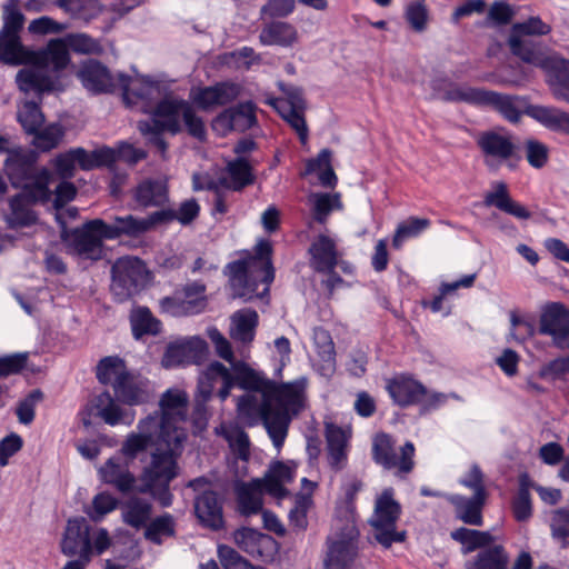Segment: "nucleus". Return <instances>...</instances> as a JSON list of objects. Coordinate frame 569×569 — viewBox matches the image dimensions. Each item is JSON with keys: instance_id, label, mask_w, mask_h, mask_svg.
Wrapping results in <instances>:
<instances>
[{"instance_id": "nucleus-2", "label": "nucleus", "mask_w": 569, "mask_h": 569, "mask_svg": "<svg viewBox=\"0 0 569 569\" xmlns=\"http://www.w3.org/2000/svg\"><path fill=\"white\" fill-rule=\"evenodd\" d=\"M234 379L241 389L261 392L260 403L254 396L243 395L238 398L237 408L241 416L259 412L268 436L279 451L288 436L292 417L305 408L307 379L277 383L247 366L237 370Z\"/></svg>"}, {"instance_id": "nucleus-1", "label": "nucleus", "mask_w": 569, "mask_h": 569, "mask_svg": "<svg viewBox=\"0 0 569 569\" xmlns=\"http://www.w3.org/2000/svg\"><path fill=\"white\" fill-rule=\"evenodd\" d=\"M187 403L186 392L169 389L160 399V412L148 416L157 418L159 422L157 423L159 429L158 448L152 453L150 462L141 471L138 491L150 493L162 507H169L172 503L169 487L178 476V458L187 439V432L180 426L186 418Z\"/></svg>"}, {"instance_id": "nucleus-60", "label": "nucleus", "mask_w": 569, "mask_h": 569, "mask_svg": "<svg viewBox=\"0 0 569 569\" xmlns=\"http://www.w3.org/2000/svg\"><path fill=\"white\" fill-rule=\"evenodd\" d=\"M119 505L117 498L108 492H100L92 499V506L87 510L93 521H100L107 513L113 511Z\"/></svg>"}, {"instance_id": "nucleus-15", "label": "nucleus", "mask_w": 569, "mask_h": 569, "mask_svg": "<svg viewBox=\"0 0 569 569\" xmlns=\"http://www.w3.org/2000/svg\"><path fill=\"white\" fill-rule=\"evenodd\" d=\"M539 332L549 336L557 348L569 349V310L559 302L547 305L540 316Z\"/></svg>"}, {"instance_id": "nucleus-19", "label": "nucleus", "mask_w": 569, "mask_h": 569, "mask_svg": "<svg viewBox=\"0 0 569 569\" xmlns=\"http://www.w3.org/2000/svg\"><path fill=\"white\" fill-rule=\"evenodd\" d=\"M233 297L244 300L252 299L257 293V286L261 274L251 266L249 259L232 261L227 266Z\"/></svg>"}, {"instance_id": "nucleus-5", "label": "nucleus", "mask_w": 569, "mask_h": 569, "mask_svg": "<svg viewBox=\"0 0 569 569\" xmlns=\"http://www.w3.org/2000/svg\"><path fill=\"white\" fill-rule=\"evenodd\" d=\"M38 156L30 150H11L4 161L6 172L12 186L33 198H50L49 183L52 178L47 168H38Z\"/></svg>"}, {"instance_id": "nucleus-26", "label": "nucleus", "mask_w": 569, "mask_h": 569, "mask_svg": "<svg viewBox=\"0 0 569 569\" xmlns=\"http://www.w3.org/2000/svg\"><path fill=\"white\" fill-rule=\"evenodd\" d=\"M99 475L104 483L113 486L119 492L127 493L134 489L137 479L129 469V462L121 457L109 458L99 469Z\"/></svg>"}, {"instance_id": "nucleus-28", "label": "nucleus", "mask_w": 569, "mask_h": 569, "mask_svg": "<svg viewBox=\"0 0 569 569\" xmlns=\"http://www.w3.org/2000/svg\"><path fill=\"white\" fill-rule=\"evenodd\" d=\"M96 223L102 228V237L108 240H114L123 236L137 238L146 233L144 220L133 214L114 216L110 223L102 219Z\"/></svg>"}, {"instance_id": "nucleus-6", "label": "nucleus", "mask_w": 569, "mask_h": 569, "mask_svg": "<svg viewBox=\"0 0 569 569\" xmlns=\"http://www.w3.org/2000/svg\"><path fill=\"white\" fill-rule=\"evenodd\" d=\"M0 60L6 64H31L33 51L23 46L20 33L26 17L20 10V0H6L1 7Z\"/></svg>"}, {"instance_id": "nucleus-47", "label": "nucleus", "mask_w": 569, "mask_h": 569, "mask_svg": "<svg viewBox=\"0 0 569 569\" xmlns=\"http://www.w3.org/2000/svg\"><path fill=\"white\" fill-rule=\"evenodd\" d=\"M313 341L317 353L322 362V371L332 373L336 368V350L330 333L325 329L318 328L313 332Z\"/></svg>"}, {"instance_id": "nucleus-40", "label": "nucleus", "mask_w": 569, "mask_h": 569, "mask_svg": "<svg viewBox=\"0 0 569 569\" xmlns=\"http://www.w3.org/2000/svg\"><path fill=\"white\" fill-rule=\"evenodd\" d=\"M485 204L487 207L495 206L518 219H529L531 217V213L522 204L510 198L507 186L503 182L496 183L495 190L486 194Z\"/></svg>"}, {"instance_id": "nucleus-22", "label": "nucleus", "mask_w": 569, "mask_h": 569, "mask_svg": "<svg viewBox=\"0 0 569 569\" xmlns=\"http://www.w3.org/2000/svg\"><path fill=\"white\" fill-rule=\"evenodd\" d=\"M78 77L82 86L92 93H111L117 90L118 74L112 76L107 67L90 60L80 68Z\"/></svg>"}, {"instance_id": "nucleus-24", "label": "nucleus", "mask_w": 569, "mask_h": 569, "mask_svg": "<svg viewBox=\"0 0 569 569\" xmlns=\"http://www.w3.org/2000/svg\"><path fill=\"white\" fill-rule=\"evenodd\" d=\"M256 174L253 167L244 157H237L227 162L222 174L218 178L217 183L228 190L240 192L244 188L253 184Z\"/></svg>"}, {"instance_id": "nucleus-45", "label": "nucleus", "mask_w": 569, "mask_h": 569, "mask_svg": "<svg viewBox=\"0 0 569 569\" xmlns=\"http://www.w3.org/2000/svg\"><path fill=\"white\" fill-rule=\"evenodd\" d=\"M129 375L123 360L119 357H104L97 366L99 382L112 385L113 390H116V385L122 382Z\"/></svg>"}, {"instance_id": "nucleus-25", "label": "nucleus", "mask_w": 569, "mask_h": 569, "mask_svg": "<svg viewBox=\"0 0 569 569\" xmlns=\"http://www.w3.org/2000/svg\"><path fill=\"white\" fill-rule=\"evenodd\" d=\"M240 94V87L232 82H220L214 86L192 90V101L203 110L224 106L236 100Z\"/></svg>"}, {"instance_id": "nucleus-36", "label": "nucleus", "mask_w": 569, "mask_h": 569, "mask_svg": "<svg viewBox=\"0 0 569 569\" xmlns=\"http://www.w3.org/2000/svg\"><path fill=\"white\" fill-rule=\"evenodd\" d=\"M122 521L133 529L146 528L152 515V503L141 497H130L120 503Z\"/></svg>"}, {"instance_id": "nucleus-8", "label": "nucleus", "mask_w": 569, "mask_h": 569, "mask_svg": "<svg viewBox=\"0 0 569 569\" xmlns=\"http://www.w3.org/2000/svg\"><path fill=\"white\" fill-rule=\"evenodd\" d=\"M111 292L117 302H124L138 293L149 280V271L137 257H121L111 267Z\"/></svg>"}, {"instance_id": "nucleus-55", "label": "nucleus", "mask_w": 569, "mask_h": 569, "mask_svg": "<svg viewBox=\"0 0 569 569\" xmlns=\"http://www.w3.org/2000/svg\"><path fill=\"white\" fill-rule=\"evenodd\" d=\"M207 378L221 381L222 386L218 391V397L221 401H224L230 396V391L236 385L234 376L219 361H213L207 367Z\"/></svg>"}, {"instance_id": "nucleus-39", "label": "nucleus", "mask_w": 569, "mask_h": 569, "mask_svg": "<svg viewBox=\"0 0 569 569\" xmlns=\"http://www.w3.org/2000/svg\"><path fill=\"white\" fill-rule=\"evenodd\" d=\"M239 512L243 516L257 515L262 511L261 480L254 479L249 483L236 487Z\"/></svg>"}, {"instance_id": "nucleus-14", "label": "nucleus", "mask_w": 569, "mask_h": 569, "mask_svg": "<svg viewBox=\"0 0 569 569\" xmlns=\"http://www.w3.org/2000/svg\"><path fill=\"white\" fill-rule=\"evenodd\" d=\"M96 222L100 219H93L76 228L63 237L67 244L79 257L90 260H99L103 254L102 228Z\"/></svg>"}, {"instance_id": "nucleus-43", "label": "nucleus", "mask_w": 569, "mask_h": 569, "mask_svg": "<svg viewBox=\"0 0 569 569\" xmlns=\"http://www.w3.org/2000/svg\"><path fill=\"white\" fill-rule=\"evenodd\" d=\"M271 252V243L267 240H262L256 246L254 256L248 258L251 266H253L261 274L260 282L266 284L264 291L269 290V286L274 279Z\"/></svg>"}, {"instance_id": "nucleus-53", "label": "nucleus", "mask_w": 569, "mask_h": 569, "mask_svg": "<svg viewBox=\"0 0 569 569\" xmlns=\"http://www.w3.org/2000/svg\"><path fill=\"white\" fill-rule=\"evenodd\" d=\"M174 535V520L170 513L161 515L150 521L144 530V537L157 545L162 542V537Z\"/></svg>"}, {"instance_id": "nucleus-17", "label": "nucleus", "mask_w": 569, "mask_h": 569, "mask_svg": "<svg viewBox=\"0 0 569 569\" xmlns=\"http://www.w3.org/2000/svg\"><path fill=\"white\" fill-rule=\"evenodd\" d=\"M476 141L488 166H491L493 161L501 163L516 154L517 147L512 141V136L503 130L482 131Z\"/></svg>"}, {"instance_id": "nucleus-23", "label": "nucleus", "mask_w": 569, "mask_h": 569, "mask_svg": "<svg viewBox=\"0 0 569 569\" xmlns=\"http://www.w3.org/2000/svg\"><path fill=\"white\" fill-rule=\"evenodd\" d=\"M541 63H533L548 72V83L553 97L569 103V60L556 57L542 58Z\"/></svg>"}, {"instance_id": "nucleus-52", "label": "nucleus", "mask_w": 569, "mask_h": 569, "mask_svg": "<svg viewBox=\"0 0 569 569\" xmlns=\"http://www.w3.org/2000/svg\"><path fill=\"white\" fill-rule=\"evenodd\" d=\"M54 6L76 19L89 20L98 11L97 0H56Z\"/></svg>"}, {"instance_id": "nucleus-41", "label": "nucleus", "mask_w": 569, "mask_h": 569, "mask_svg": "<svg viewBox=\"0 0 569 569\" xmlns=\"http://www.w3.org/2000/svg\"><path fill=\"white\" fill-rule=\"evenodd\" d=\"M528 116L551 131L569 136V113L561 109L535 106L528 109Z\"/></svg>"}, {"instance_id": "nucleus-38", "label": "nucleus", "mask_w": 569, "mask_h": 569, "mask_svg": "<svg viewBox=\"0 0 569 569\" xmlns=\"http://www.w3.org/2000/svg\"><path fill=\"white\" fill-rule=\"evenodd\" d=\"M450 501L456 507L457 518L462 522L471 526L482 525L481 510L486 501V495L473 493L470 498L455 495L450 498Z\"/></svg>"}, {"instance_id": "nucleus-37", "label": "nucleus", "mask_w": 569, "mask_h": 569, "mask_svg": "<svg viewBox=\"0 0 569 569\" xmlns=\"http://www.w3.org/2000/svg\"><path fill=\"white\" fill-rule=\"evenodd\" d=\"M117 399L129 406H137L149 401L150 383L146 379H137L129 375L122 382L116 385Z\"/></svg>"}, {"instance_id": "nucleus-32", "label": "nucleus", "mask_w": 569, "mask_h": 569, "mask_svg": "<svg viewBox=\"0 0 569 569\" xmlns=\"http://www.w3.org/2000/svg\"><path fill=\"white\" fill-rule=\"evenodd\" d=\"M188 104L184 100L163 99L156 104L152 121L176 134L181 131L180 118Z\"/></svg>"}, {"instance_id": "nucleus-64", "label": "nucleus", "mask_w": 569, "mask_h": 569, "mask_svg": "<svg viewBox=\"0 0 569 569\" xmlns=\"http://www.w3.org/2000/svg\"><path fill=\"white\" fill-rule=\"evenodd\" d=\"M551 532L553 538L562 542L569 543V509H558L551 518Z\"/></svg>"}, {"instance_id": "nucleus-54", "label": "nucleus", "mask_w": 569, "mask_h": 569, "mask_svg": "<svg viewBox=\"0 0 569 569\" xmlns=\"http://www.w3.org/2000/svg\"><path fill=\"white\" fill-rule=\"evenodd\" d=\"M18 120L27 133H36L43 123V114L36 101H26L18 110Z\"/></svg>"}, {"instance_id": "nucleus-9", "label": "nucleus", "mask_w": 569, "mask_h": 569, "mask_svg": "<svg viewBox=\"0 0 569 569\" xmlns=\"http://www.w3.org/2000/svg\"><path fill=\"white\" fill-rule=\"evenodd\" d=\"M372 460L386 470H396V475H408L415 467V446L407 441L397 448L396 440L386 432L377 433L372 439Z\"/></svg>"}, {"instance_id": "nucleus-12", "label": "nucleus", "mask_w": 569, "mask_h": 569, "mask_svg": "<svg viewBox=\"0 0 569 569\" xmlns=\"http://www.w3.org/2000/svg\"><path fill=\"white\" fill-rule=\"evenodd\" d=\"M387 390L393 402L400 407L417 403H427L436 407L446 401L443 393L429 392L422 383L407 376H399L389 380Z\"/></svg>"}, {"instance_id": "nucleus-49", "label": "nucleus", "mask_w": 569, "mask_h": 569, "mask_svg": "<svg viewBox=\"0 0 569 569\" xmlns=\"http://www.w3.org/2000/svg\"><path fill=\"white\" fill-rule=\"evenodd\" d=\"M431 88L433 91V98L446 102H467L468 100L462 98L463 93L468 90H476V88L469 86H460L452 83L446 79H433L431 81Z\"/></svg>"}, {"instance_id": "nucleus-57", "label": "nucleus", "mask_w": 569, "mask_h": 569, "mask_svg": "<svg viewBox=\"0 0 569 569\" xmlns=\"http://www.w3.org/2000/svg\"><path fill=\"white\" fill-rule=\"evenodd\" d=\"M70 50L81 54H100L103 51L101 43L86 33H70L66 37Z\"/></svg>"}, {"instance_id": "nucleus-63", "label": "nucleus", "mask_w": 569, "mask_h": 569, "mask_svg": "<svg viewBox=\"0 0 569 569\" xmlns=\"http://www.w3.org/2000/svg\"><path fill=\"white\" fill-rule=\"evenodd\" d=\"M218 558L224 569H249V561L227 545L218 547Z\"/></svg>"}, {"instance_id": "nucleus-48", "label": "nucleus", "mask_w": 569, "mask_h": 569, "mask_svg": "<svg viewBox=\"0 0 569 569\" xmlns=\"http://www.w3.org/2000/svg\"><path fill=\"white\" fill-rule=\"evenodd\" d=\"M201 300L186 301L180 292L160 300V308L172 317H183L201 313Z\"/></svg>"}, {"instance_id": "nucleus-3", "label": "nucleus", "mask_w": 569, "mask_h": 569, "mask_svg": "<svg viewBox=\"0 0 569 569\" xmlns=\"http://www.w3.org/2000/svg\"><path fill=\"white\" fill-rule=\"evenodd\" d=\"M69 50L66 38H58L50 40L44 49L33 51L31 64L17 73L19 89L38 96L56 90L58 72L70 62Z\"/></svg>"}, {"instance_id": "nucleus-34", "label": "nucleus", "mask_w": 569, "mask_h": 569, "mask_svg": "<svg viewBox=\"0 0 569 569\" xmlns=\"http://www.w3.org/2000/svg\"><path fill=\"white\" fill-rule=\"evenodd\" d=\"M299 39L296 27L289 22L273 20L266 23L259 34L263 46L292 47Z\"/></svg>"}, {"instance_id": "nucleus-51", "label": "nucleus", "mask_w": 569, "mask_h": 569, "mask_svg": "<svg viewBox=\"0 0 569 569\" xmlns=\"http://www.w3.org/2000/svg\"><path fill=\"white\" fill-rule=\"evenodd\" d=\"M281 118L297 132L301 143L308 140V126L303 116L305 108H293L290 104L274 106Z\"/></svg>"}, {"instance_id": "nucleus-42", "label": "nucleus", "mask_w": 569, "mask_h": 569, "mask_svg": "<svg viewBox=\"0 0 569 569\" xmlns=\"http://www.w3.org/2000/svg\"><path fill=\"white\" fill-rule=\"evenodd\" d=\"M258 313L252 309H242L231 316L230 336L233 340L249 343L253 340L258 326Z\"/></svg>"}, {"instance_id": "nucleus-31", "label": "nucleus", "mask_w": 569, "mask_h": 569, "mask_svg": "<svg viewBox=\"0 0 569 569\" xmlns=\"http://www.w3.org/2000/svg\"><path fill=\"white\" fill-rule=\"evenodd\" d=\"M133 199L143 208L162 207L169 201L168 183L164 179H144L134 189Z\"/></svg>"}, {"instance_id": "nucleus-62", "label": "nucleus", "mask_w": 569, "mask_h": 569, "mask_svg": "<svg viewBox=\"0 0 569 569\" xmlns=\"http://www.w3.org/2000/svg\"><path fill=\"white\" fill-rule=\"evenodd\" d=\"M526 158L529 164L536 169L542 168L549 158L548 147L535 139H528L525 142Z\"/></svg>"}, {"instance_id": "nucleus-58", "label": "nucleus", "mask_w": 569, "mask_h": 569, "mask_svg": "<svg viewBox=\"0 0 569 569\" xmlns=\"http://www.w3.org/2000/svg\"><path fill=\"white\" fill-rule=\"evenodd\" d=\"M312 506L310 495L299 493L296 496L295 506L289 511L290 526L299 531H303L308 527L307 513Z\"/></svg>"}, {"instance_id": "nucleus-44", "label": "nucleus", "mask_w": 569, "mask_h": 569, "mask_svg": "<svg viewBox=\"0 0 569 569\" xmlns=\"http://www.w3.org/2000/svg\"><path fill=\"white\" fill-rule=\"evenodd\" d=\"M130 325L136 339H140L146 335L157 336L161 331L160 320L153 317L147 307H138L132 310Z\"/></svg>"}, {"instance_id": "nucleus-21", "label": "nucleus", "mask_w": 569, "mask_h": 569, "mask_svg": "<svg viewBox=\"0 0 569 569\" xmlns=\"http://www.w3.org/2000/svg\"><path fill=\"white\" fill-rule=\"evenodd\" d=\"M61 549L66 556H73L79 552V559H91L92 546L89 537V526L84 518L68 521Z\"/></svg>"}, {"instance_id": "nucleus-56", "label": "nucleus", "mask_w": 569, "mask_h": 569, "mask_svg": "<svg viewBox=\"0 0 569 569\" xmlns=\"http://www.w3.org/2000/svg\"><path fill=\"white\" fill-rule=\"evenodd\" d=\"M33 134V144L42 151H49L59 144L64 136V130L61 124L52 123L43 129L39 128Z\"/></svg>"}, {"instance_id": "nucleus-18", "label": "nucleus", "mask_w": 569, "mask_h": 569, "mask_svg": "<svg viewBox=\"0 0 569 569\" xmlns=\"http://www.w3.org/2000/svg\"><path fill=\"white\" fill-rule=\"evenodd\" d=\"M157 423H159L157 418L146 417L138 423V432H130L126 437L120 452L128 462L133 461L140 453L144 452L149 446L154 447L151 455L157 451V437L159 435Z\"/></svg>"}, {"instance_id": "nucleus-29", "label": "nucleus", "mask_w": 569, "mask_h": 569, "mask_svg": "<svg viewBox=\"0 0 569 569\" xmlns=\"http://www.w3.org/2000/svg\"><path fill=\"white\" fill-rule=\"evenodd\" d=\"M254 112L256 107L252 102H242L219 114L214 126H222L227 130L243 132L256 124L257 118Z\"/></svg>"}, {"instance_id": "nucleus-7", "label": "nucleus", "mask_w": 569, "mask_h": 569, "mask_svg": "<svg viewBox=\"0 0 569 569\" xmlns=\"http://www.w3.org/2000/svg\"><path fill=\"white\" fill-rule=\"evenodd\" d=\"M401 513V507L393 499V489L387 488L377 497L373 513L369 523L375 530V539L385 548L393 542H402L406 531H397L396 523Z\"/></svg>"}, {"instance_id": "nucleus-35", "label": "nucleus", "mask_w": 569, "mask_h": 569, "mask_svg": "<svg viewBox=\"0 0 569 569\" xmlns=\"http://www.w3.org/2000/svg\"><path fill=\"white\" fill-rule=\"evenodd\" d=\"M32 191H20L10 200V213L8 221L12 227H28L36 221V214L31 210V206L41 202L44 203L50 198H33L29 193Z\"/></svg>"}, {"instance_id": "nucleus-33", "label": "nucleus", "mask_w": 569, "mask_h": 569, "mask_svg": "<svg viewBox=\"0 0 569 569\" xmlns=\"http://www.w3.org/2000/svg\"><path fill=\"white\" fill-rule=\"evenodd\" d=\"M310 266L317 271H330L338 266L336 242L328 236L320 234L309 248Z\"/></svg>"}, {"instance_id": "nucleus-30", "label": "nucleus", "mask_w": 569, "mask_h": 569, "mask_svg": "<svg viewBox=\"0 0 569 569\" xmlns=\"http://www.w3.org/2000/svg\"><path fill=\"white\" fill-rule=\"evenodd\" d=\"M96 407L98 416L109 426H131L136 418L133 409L122 408L108 391L97 397Z\"/></svg>"}, {"instance_id": "nucleus-27", "label": "nucleus", "mask_w": 569, "mask_h": 569, "mask_svg": "<svg viewBox=\"0 0 569 569\" xmlns=\"http://www.w3.org/2000/svg\"><path fill=\"white\" fill-rule=\"evenodd\" d=\"M194 511L200 522L212 529L223 528L222 503L212 490H203L194 500Z\"/></svg>"}, {"instance_id": "nucleus-4", "label": "nucleus", "mask_w": 569, "mask_h": 569, "mask_svg": "<svg viewBox=\"0 0 569 569\" xmlns=\"http://www.w3.org/2000/svg\"><path fill=\"white\" fill-rule=\"evenodd\" d=\"M450 537L461 545V555L478 551L465 562V569H509V552L490 531L460 527L451 531Z\"/></svg>"}, {"instance_id": "nucleus-11", "label": "nucleus", "mask_w": 569, "mask_h": 569, "mask_svg": "<svg viewBox=\"0 0 569 569\" xmlns=\"http://www.w3.org/2000/svg\"><path fill=\"white\" fill-rule=\"evenodd\" d=\"M470 104L487 106L498 111L506 120L516 123L521 114H528L529 104L526 97L503 94L491 90L479 89L468 90L463 93Z\"/></svg>"}, {"instance_id": "nucleus-50", "label": "nucleus", "mask_w": 569, "mask_h": 569, "mask_svg": "<svg viewBox=\"0 0 569 569\" xmlns=\"http://www.w3.org/2000/svg\"><path fill=\"white\" fill-rule=\"evenodd\" d=\"M430 226V220L427 218L410 217L407 220L398 224L393 239L392 246L396 249H400L403 242L409 238H416Z\"/></svg>"}, {"instance_id": "nucleus-20", "label": "nucleus", "mask_w": 569, "mask_h": 569, "mask_svg": "<svg viewBox=\"0 0 569 569\" xmlns=\"http://www.w3.org/2000/svg\"><path fill=\"white\" fill-rule=\"evenodd\" d=\"M208 351V346L200 338H192L181 342L170 343L162 358L164 368L200 363Z\"/></svg>"}, {"instance_id": "nucleus-59", "label": "nucleus", "mask_w": 569, "mask_h": 569, "mask_svg": "<svg viewBox=\"0 0 569 569\" xmlns=\"http://www.w3.org/2000/svg\"><path fill=\"white\" fill-rule=\"evenodd\" d=\"M138 128L141 134L147 138L148 142L154 146L160 152L161 157L164 158L168 144L162 137V132L167 131V129L162 128V126L152 120L139 121Z\"/></svg>"}, {"instance_id": "nucleus-16", "label": "nucleus", "mask_w": 569, "mask_h": 569, "mask_svg": "<svg viewBox=\"0 0 569 569\" xmlns=\"http://www.w3.org/2000/svg\"><path fill=\"white\" fill-rule=\"evenodd\" d=\"M359 531L355 527L333 541H328L327 556L323 560L325 569H350L358 557Z\"/></svg>"}, {"instance_id": "nucleus-10", "label": "nucleus", "mask_w": 569, "mask_h": 569, "mask_svg": "<svg viewBox=\"0 0 569 569\" xmlns=\"http://www.w3.org/2000/svg\"><path fill=\"white\" fill-rule=\"evenodd\" d=\"M550 30V26L539 17H531L525 22L516 23L508 40L511 52L526 63H541L546 54L540 46L530 39V36H543Z\"/></svg>"}, {"instance_id": "nucleus-13", "label": "nucleus", "mask_w": 569, "mask_h": 569, "mask_svg": "<svg viewBox=\"0 0 569 569\" xmlns=\"http://www.w3.org/2000/svg\"><path fill=\"white\" fill-rule=\"evenodd\" d=\"M117 90L121 91L122 99L128 107L140 104V110L143 112H149L152 101L160 96L159 83L140 74L131 77L118 73Z\"/></svg>"}, {"instance_id": "nucleus-61", "label": "nucleus", "mask_w": 569, "mask_h": 569, "mask_svg": "<svg viewBox=\"0 0 569 569\" xmlns=\"http://www.w3.org/2000/svg\"><path fill=\"white\" fill-rule=\"evenodd\" d=\"M476 278H477V274L471 273V274L463 276L461 279H459L457 281L442 283L439 289L440 295L435 297L432 299V301L430 302V309L433 312H439L442 309V301H443L445 296L455 292L459 288L472 287Z\"/></svg>"}, {"instance_id": "nucleus-46", "label": "nucleus", "mask_w": 569, "mask_h": 569, "mask_svg": "<svg viewBox=\"0 0 569 569\" xmlns=\"http://www.w3.org/2000/svg\"><path fill=\"white\" fill-rule=\"evenodd\" d=\"M535 487L528 473L519 476V488L512 501V512L517 521H527L532 516L530 489Z\"/></svg>"}]
</instances>
